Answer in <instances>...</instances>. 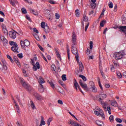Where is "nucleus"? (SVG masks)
Here are the masks:
<instances>
[{"instance_id":"f257e3e1","label":"nucleus","mask_w":126,"mask_h":126,"mask_svg":"<svg viewBox=\"0 0 126 126\" xmlns=\"http://www.w3.org/2000/svg\"><path fill=\"white\" fill-rule=\"evenodd\" d=\"M72 41L73 44L72 45L71 52L73 55H77L78 54L77 48L74 47L76 45V43L75 42L76 41V35H75V32H74L72 33Z\"/></svg>"},{"instance_id":"f03ea898","label":"nucleus","mask_w":126,"mask_h":126,"mask_svg":"<svg viewBox=\"0 0 126 126\" xmlns=\"http://www.w3.org/2000/svg\"><path fill=\"white\" fill-rule=\"evenodd\" d=\"M123 56H126V53L124 51L116 52L114 55V58L117 61H119V60L123 59Z\"/></svg>"},{"instance_id":"7ed1b4c3","label":"nucleus","mask_w":126,"mask_h":126,"mask_svg":"<svg viewBox=\"0 0 126 126\" xmlns=\"http://www.w3.org/2000/svg\"><path fill=\"white\" fill-rule=\"evenodd\" d=\"M1 63L0 62V69L1 71L7 70V66H6V62L2 60Z\"/></svg>"},{"instance_id":"20e7f679","label":"nucleus","mask_w":126,"mask_h":126,"mask_svg":"<svg viewBox=\"0 0 126 126\" xmlns=\"http://www.w3.org/2000/svg\"><path fill=\"white\" fill-rule=\"evenodd\" d=\"M23 87L27 90V91H28L29 92H31L32 90V88H31V86L29 85L28 83H23Z\"/></svg>"},{"instance_id":"39448f33","label":"nucleus","mask_w":126,"mask_h":126,"mask_svg":"<svg viewBox=\"0 0 126 126\" xmlns=\"http://www.w3.org/2000/svg\"><path fill=\"white\" fill-rule=\"evenodd\" d=\"M79 84L80 86H81L82 88L84 89V90H86V91H88V90H89V89H88V87H87V85L82 82V80H80Z\"/></svg>"},{"instance_id":"423d86ee","label":"nucleus","mask_w":126,"mask_h":126,"mask_svg":"<svg viewBox=\"0 0 126 126\" xmlns=\"http://www.w3.org/2000/svg\"><path fill=\"white\" fill-rule=\"evenodd\" d=\"M1 41L3 46H7L8 41H7V39H6L4 36H1Z\"/></svg>"},{"instance_id":"0eeeda50","label":"nucleus","mask_w":126,"mask_h":126,"mask_svg":"<svg viewBox=\"0 0 126 126\" xmlns=\"http://www.w3.org/2000/svg\"><path fill=\"white\" fill-rule=\"evenodd\" d=\"M11 50L12 51V52H15V53H19V51H18V45H16L14 46H13L11 48Z\"/></svg>"},{"instance_id":"6e6552de","label":"nucleus","mask_w":126,"mask_h":126,"mask_svg":"<svg viewBox=\"0 0 126 126\" xmlns=\"http://www.w3.org/2000/svg\"><path fill=\"white\" fill-rule=\"evenodd\" d=\"M33 66L32 67L33 70L36 71L37 69H40V63L39 62H36L35 65H33Z\"/></svg>"},{"instance_id":"1a4fd4ad","label":"nucleus","mask_w":126,"mask_h":126,"mask_svg":"<svg viewBox=\"0 0 126 126\" xmlns=\"http://www.w3.org/2000/svg\"><path fill=\"white\" fill-rule=\"evenodd\" d=\"M118 28L121 32L125 33V36H126V26H119Z\"/></svg>"},{"instance_id":"9d476101","label":"nucleus","mask_w":126,"mask_h":126,"mask_svg":"<svg viewBox=\"0 0 126 126\" xmlns=\"http://www.w3.org/2000/svg\"><path fill=\"white\" fill-rule=\"evenodd\" d=\"M9 35L12 39H15L16 38V32H10Z\"/></svg>"},{"instance_id":"9b49d317","label":"nucleus","mask_w":126,"mask_h":126,"mask_svg":"<svg viewBox=\"0 0 126 126\" xmlns=\"http://www.w3.org/2000/svg\"><path fill=\"white\" fill-rule=\"evenodd\" d=\"M74 86H75V89H76V90H77V88H78L79 90H81V88H80V87L79 86V85H78V83H77V81H76V79H74Z\"/></svg>"},{"instance_id":"f8f14e48","label":"nucleus","mask_w":126,"mask_h":126,"mask_svg":"<svg viewBox=\"0 0 126 126\" xmlns=\"http://www.w3.org/2000/svg\"><path fill=\"white\" fill-rule=\"evenodd\" d=\"M33 95L37 100H39L40 101L43 99V97L37 93H35Z\"/></svg>"},{"instance_id":"ddd939ff","label":"nucleus","mask_w":126,"mask_h":126,"mask_svg":"<svg viewBox=\"0 0 126 126\" xmlns=\"http://www.w3.org/2000/svg\"><path fill=\"white\" fill-rule=\"evenodd\" d=\"M69 124L70 125H71L72 126H81V125L78 124L77 123L71 120H70L69 121Z\"/></svg>"},{"instance_id":"4468645a","label":"nucleus","mask_w":126,"mask_h":126,"mask_svg":"<svg viewBox=\"0 0 126 126\" xmlns=\"http://www.w3.org/2000/svg\"><path fill=\"white\" fill-rule=\"evenodd\" d=\"M44 86L43 85H39L38 86V90L40 93H43L44 91Z\"/></svg>"},{"instance_id":"2eb2a0df","label":"nucleus","mask_w":126,"mask_h":126,"mask_svg":"<svg viewBox=\"0 0 126 126\" xmlns=\"http://www.w3.org/2000/svg\"><path fill=\"white\" fill-rule=\"evenodd\" d=\"M79 69L80 71L82 72L84 70V68L83 67V64H82V63L79 62Z\"/></svg>"},{"instance_id":"dca6fc26","label":"nucleus","mask_w":126,"mask_h":126,"mask_svg":"<svg viewBox=\"0 0 126 126\" xmlns=\"http://www.w3.org/2000/svg\"><path fill=\"white\" fill-rule=\"evenodd\" d=\"M45 80H44V78L42 77H39L38 83H39V85H42L43 83H45Z\"/></svg>"},{"instance_id":"f3484780","label":"nucleus","mask_w":126,"mask_h":126,"mask_svg":"<svg viewBox=\"0 0 126 126\" xmlns=\"http://www.w3.org/2000/svg\"><path fill=\"white\" fill-rule=\"evenodd\" d=\"M14 108L17 110V112L18 113V114H20V109H19V106L18 105V104L15 105Z\"/></svg>"},{"instance_id":"a211bd4d","label":"nucleus","mask_w":126,"mask_h":126,"mask_svg":"<svg viewBox=\"0 0 126 126\" xmlns=\"http://www.w3.org/2000/svg\"><path fill=\"white\" fill-rule=\"evenodd\" d=\"M24 44L26 47H29V46H30V42L27 39L24 40Z\"/></svg>"},{"instance_id":"6ab92c4d","label":"nucleus","mask_w":126,"mask_h":126,"mask_svg":"<svg viewBox=\"0 0 126 126\" xmlns=\"http://www.w3.org/2000/svg\"><path fill=\"white\" fill-rule=\"evenodd\" d=\"M111 105L113 107H117L118 106V102H117V101L116 100H112L111 101Z\"/></svg>"},{"instance_id":"aec40b11","label":"nucleus","mask_w":126,"mask_h":126,"mask_svg":"<svg viewBox=\"0 0 126 126\" xmlns=\"http://www.w3.org/2000/svg\"><path fill=\"white\" fill-rule=\"evenodd\" d=\"M10 4L12 5V6H15V2H16V0H9Z\"/></svg>"},{"instance_id":"412c9836","label":"nucleus","mask_w":126,"mask_h":126,"mask_svg":"<svg viewBox=\"0 0 126 126\" xmlns=\"http://www.w3.org/2000/svg\"><path fill=\"white\" fill-rule=\"evenodd\" d=\"M40 125L41 126H45V125H46V122L44 121V118L43 117L41 118Z\"/></svg>"},{"instance_id":"4be33fe9","label":"nucleus","mask_w":126,"mask_h":126,"mask_svg":"<svg viewBox=\"0 0 126 126\" xmlns=\"http://www.w3.org/2000/svg\"><path fill=\"white\" fill-rule=\"evenodd\" d=\"M97 81L100 88L101 90H103V87H102V85H101V81L100 80V78H97Z\"/></svg>"},{"instance_id":"5701e85b","label":"nucleus","mask_w":126,"mask_h":126,"mask_svg":"<svg viewBox=\"0 0 126 126\" xmlns=\"http://www.w3.org/2000/svg\"><path fill=\"white\" fill-rule=\"evenodd\" d=\"M90 89H92V92L94 93H96V92H97V88H96V87L94 86L91 87Z\"/></svg>"},{"instance_id":"b1692460","label":"nucleus","mask_w":126,"mask_h":126,"mask_svg":"<svg viewBox=\"0 0 126 126\" xmlns=\"http://www.w3.org/2000/svg\"><path fill=\"white\" fill-rule=\"evenodd\" d=\"M79 77H80L81 78H82V79H83V80L84 81H86V80H87V79L86 78V77H85L84 75L80 74V75H79Z\"/></svg>"},{"instance_id":"393cba45","label":"nucleus","mask_w":126,"mask_h":126,"mask_svg":"<svg viewBox=\"0 0 126 126\" xmlns=\"http://www.w3.org/2000/svg\"><path fill=\"white\" fill-rule=\"evenodd\" d=\"M44 31L46 32V33H49L50 32V29H49L48 26H46L45 28H44Z\"/></svg>"},{"instance_id":"a878e982","label":"nucleus","mask_w":126,"mask_h":126,"mask_svg":"<svg viewBox=\"0 0 126 126\" xmlns=\"http://www.w3.org/2000/svg\"><path fill=\"white\" fill-rule=\"evenodd\" d=\"M75 16L76 17H79V10L78 9H76L75 10Z\"/></svg>"},{"instance_id":"bb28decb","label":"nucleus","mask_w":126,"mask_h":126,"mask_svg":"<svg viewBox=\"0 0 126 126\" xmlns=\"http://www.w3.org/2000/svg\"><path fill=\"white\" fill-rule=\"evenodd\" d=\"M106 20H104V21H101L100 22V25L101 27H104V24H106Z\"/></svg>"},{"instance_id":"cd10ccee","label":"nucleus","mask_w":126,"mask_h":126,"mask_svg":"<svg viewBox=\"0 0 126 126\" xmlns=\"http://www.w3.org/2000/svg\"><path fill=\"white\" fill-rule=\"evenodd\" d=\"M30 11H31V12H32V13H33V14H34V15H38V12L34 11V10L31 9Z\"/></svg>"},{"instance_id":"c85d7f7f","label":"nucleus","mask_w":126,"mask_h":126,"mask_svg":"<svg viewBox=\"0 0 126 126\" xmlns=\"http://www.w3.org/2000/svg\"><path fill=\"white\" fill-rule=\"evenodd\" d=\"M52 121H53V118L51 117H50L49 119H48L47 124L48 126H50V125L51 124V122H52Z\"/></svg>"},{"instance_id":"c756f323","label":"nucleus","mask_w":126,"mask_h":126,"mask_svg":"<svg viewBox=\"0 0 126 126\" xmlns=\"http://www.w3.org/2000/svg\"><path fill=\"white\" fill-rule=\"evenodd\" d=\"M113 63L115 67H118V66H120V64H119V63L118 62V61H114L113 62Z\"/></svg>"},{"instance_id":"7c9ffc66","label":"nucleus","mask_w":126,"mask_h":126,"mask_svg":"<svg viewBox=\"0 0 126 126\" xmlns=\"http://www.w3.org/2000/svg\"><path fill=\"white\" fill-rule=\"evenodd\" d=\"M9 43L10 44V46H16V45H17L16 44V42L14 41H10Z\"/></svg>"},{"instance_id":"2f4dec72","label":"nucleus","mask_w":126,"mask_h":126,"mask_svg":"<svg viewBox=\"0 0 126 126\" xmlns=\"http://www.w3.org/2000/svg\"><path fill=\"white\" fill-rule=\"evenodd\" d=\"M62 78L63 81H65V80H66V75L63 74L62 76Z\"/></svg>"},{"instance_id":"473e14b6","label":"nucleus","mask_w":126,"mask_h":126,"mask_svg":"<svg viewBox=\"0 0 126 126\" xmlns=\"http://www.w3.org/2000/svg\"><path fill=\"white\" fill-rule=\"evenodd\" d=\"M108 6L110 8H113L114 6V4H113V2L112 1H110L109 3L108 4Z\"/></svg>"},{"instance_id":"72a5a7b5","label":"nucleus","mask_w":126,"mask_h":126,"mask_svg":"<svg viewBox=\"0 0 126 126\" xmlns=\"http://www.w3.org/2000/svg\"><path fill=\"white\" fill-rule=\"evenodd\" d=\"M49 84H50L51 87H52V88H53V89H54L55 84H54V83L53 82H50Z\"/></svg>"},{"instance_id":"f704fd0d","label":"nucleus","mask_w":126,"mask_h":126,"mask_svg":"<svg viewBox=\"0 0 126 126\" xmlns=\"http://www.w3.org/2000/svg\"><path fill=\"white\" fill-rule=\"evenodd\" d=\"M31 106L33 109H36V107H35V104H34V103L32 101H31Z\"/></svg>"},{"instance_id":"c9c22d12","label":"nucleus","mask_w":126,"mask_h":126,"mask_svg":"<svg viewBox=\"0 0 126 126\" xmlns=\"http://www.w3.org/2000/svg\"><path fill=\"white\" fill-rule=\"evenodd\" d=\"M115 120L116 122H117V123H119L120 124L122 123V122H123V120L119 118H116Z\"/></svg>"},{"instance_id":"e433bc0d","label":"nucleus","mask_w":126,"mask_h":126,"mask_svg":"<svg viewBox=\"0 0 126 126\" xmlns=\"http://www.w3.org/2000/svg\"><path fill=\"white\" fill-rule=\"evenodd\" d=\"M22 12L24 14H26V13H27V11H26V9L25 8H22Z\"/></svg>"},{"instance_id":"4c0bfd02","label":"nucleus","mask_w":126,"mask_h":126,"mask_svg":"<svg viewBox=\"0 0 126 126\" xmlns=\"http://www.w3.org/2000/svg\"><path fill=\"white\" fill-rule=\"evenodd\" d=\"M93 48V41H91L90 42V50H92Z\"/></svg>"},{"instance_id":"58836bf2","label":"nucleus","mask_w":126,"mask_h":126,"mask_svg":"<svg viewBox=\"0 0 126 126\" xmlns=\"http://www.w3.org/2000/svg\"><path fill=\"white\" fill-rule=\"evenodd\" d=\"M117 76L119 77V78H122V77H123V75H122V73H121V72H117Z\"/></svg>"},{"instance_id":"ea45409f","label":"nucleus","mask_w":126,"mask_h":126,"mask_svg":"<svg viewBox=\"0 0 126 126\" xmlns=\"http://www.w3.org/2000/svg\"><path fill=\"white\" fill-rule=\"evenodd\" d=\"M109 120L110 121V122H111V123H112V122H114V116L111 115V116L109 117Z\"/></svg>"},{"instance_id":"a19ab883","label":"nucleus","mask_w":126,"mask_h":126,"mask_svg":"<svg viewBox=\"0 0 126 126\" xmlns=\"http://www.w3.org/2000/svg\"><path fill=\"white\" fill-rule=\"evenodd\" d=\"M46 24H45V23L44 22H41V27L42 28H45L46 27Z\"/></svg>"},{"instance_id":"79ce46f5","label":"nucleus","mask_w":126,"mask_h":126,"mask_svg":"<svg viewBox=\"0 0 126 126\" xmlns=\"http://www.w3.org/2000/svg\"><path fill=\"white\" fill-rule=\"evenodd\" d=\"M17 57H18L19 59H22V58H23V54L22 53L18 54Z\"/></svg>"},{"instance_id":"37998d69","label":"nucleus","mask_w":126,"mask_h":126,"mask_svg":"<svg viewBox=\"0 0 126 126\" xmlns=\"http://www.w3.org/2000/svg\"><path fill=\"white\" fill-rule=\"evenodd\" d=\"M51 68H52V69L53 71H56V65H55V64H52L51 65Z\"/></svg>"},{"instance_id":"c03bdc74","label":"nucleus","mask_w":126,"mask_h":126,"mask_svg":"<svg viewBox=\"0 0 126 126\" xmlns=\"http://www.w3.org/2000/svg\"><path fill=\"white\" fill-rule=\"evenodd\" d=\"M107 109L108 112V114H109V115H111V114H112V112L111 111V107L110 106H108L107 107Z\"/></svg>"},{"instance_id":"a18cd8bd","label":"nucleus","mask_w":126,"mask_h":126,"mask_svg":"<svg viewBox=\"0 0 126 126\" xmlns=\"http://www.w3.org/2000/svg\"><path fill=\"white\" fill-rule=\"evenodd\" d=\"M101 97H102L103 98V99H105L106 98H107V94H100Z\"/></svg>"},{"instance_id":"49530a36","label":"nucleus","mask_w":126,"mask_h":126,"mask_svg":"<svg viewBox=\"0 0 126 126\" xmlns=\"http://www.w3.org/2000/svg\"><path fill=\"white\" fill-rule=\"evenodd\" d=\"M21 46L22 48H24V46H25V44H24V41L21 40L20 42Z\"/></svg>"},{"instance_id":"de8ad7c7","label":"nucleus","mask_w":126,"mask_h":126,"mask_svg":"<svg viewBox=\"0 0 126 126\" xmlns=\"http://www.w3.org/2000/svg\"><path fill=\"white\" fill-rule=\"evenodd\" d=\"M56 55L58 59H61V55H60V53H59V51L58 50H56Z\"/></svg>"},{"instance_id":"09e8293b","label":"nucleus","mask_w":126,"mask_h":126,"mask_svg":"<svg viewBox=\"0 0 126 126\" xmlns=\"http://www.w3.org/2000/svg\"><path fill=\"white\" fill-rule=\"evenodd\" d=\"M89 85H90V86H91V87H94V82H90L89 83Z\"/></svg>"},{"instance_id":"8fccbe9b","label":"nucleus","mask_w":126,"mask_h":126,"mask_svg":"<svg viewBox=\"0 0 126 126\" xmlns=\"http://www.w3.org/2000/svg\"><path fill=\"white\" fill-rule=\"evenodd\" d=\"M84 21H85V22H88V17L85 16V17H84Z\"/></svg>"},{"instance_id":"3c124183","label":"nucleus","mask_w":126,"mask_h":126,"mask_svg":"<svg viewBox=\"0 0 126 126\" xmlns=\"http://www.w3.org/2000/svg\"><path fill=\"white\" fill-rule=\"evenodd\" d=\"M33 32H35V33H37V34L39 33V31L36 29V28H34L33 29Z\"/></svg>"},{"instance_id":"603ef678","label":"nucleus","mask_w":126,"mask_h":126,"mask_svg":"<svg viewBox=\"0 0 126 126\" xmlns=\"http://www.w3.org/2000/svg\"><path fill=\"white\" fill-rule=\"evenodd\" d=\"M55 18L56 19H59L60 18V14H58V13L55 14Z\"/></svg>"},{"instance_id":"864d4df0","label":"nucleus","mask_w":126,"mask_h":126,"mask_svg":"<svg viewBox=\"0 0 126 126\" xmlns=\"http://www.w3.org/2000/svg\"><path fill=\"white\" fill-rule=\"evenodd\" d=\"M100 116L102 118L103 120H105V114H104V112H102V113H100Z\"/></svg>"},{"instance_id":"5fc2aeb1","label":"nucleus","mask_w":126,"mask_h":126,"mask_svg":"<svg viewBox=\"0 0 126 126\" xmlns=\"http://www.w3.org/2000/svg\"><path fill=\"white\" fill-rule=\"evenodd\" d=\"M111 70L112 72H115V71H116V70L115 69V66H114V65H112L111 67Z\"/></svg>"},{"instance_id":"6e6d98bb","label":"nucleus","mask_w":126,"mask_h":126,"mask_svg":"<svg viewBox=\"0 0 126 126\" xmlns=\"http://www.w3.org/2000/svg\"><path fill=\"white\" fill-rule=\"evenodd\" d=\"M14 61L15 63H18V62H19V61L18 60V58H17L16 57H15L14 58Z\"/></svg>"},{"instance_id":"4d7b16f0","label":"nucleus","mask_w":126,"mask_h":126,"mask_svg":"<svg viewBox=\"0 0 126 126\" xmlns=\"http://www.w3.org/2000/svg\"><path fill=\"white\" fill-rule=\"evenodd\" d=\"M47 18L49 20H52L53 19V16H51L50 14L48 16Z\"/></svg>"},{"instance_id":"13d9d810","label":"nucleus","mask_w":126,"mask_h":126,"mask_svg":"<svg viewBox=\"0 0 126 126\" xmlns=\"http://www.w3.org/2000/svg\"><path fill=\"white\" fill-rule=\"evenodd\" d=\"M49 2L50 3H51V4H55L56 3V2H55V1L52 0H49Z\"/></svg>"},{"instance_id":"bf43d9fd","label":"nucleus","mask_w":126,"mask_h":126,"mask_svg":"<svg viewBox=\"0 0 126 126\" xmlns=\"http://www.w3.org/2000/svg\"><path fill=\"white\" fill-rule=\"evenodd\" d=\"M17 101H18V102H19V104H20V105H21V106H23V105H22V103H21V101L20 100V99L19 98H18V99H17Z\"/></svg>"},{"instance_id":"052dcab7","label":"nucleus","mask_w":126,"mask_h":126,"mask_svg":"<svg viewBox=\"0 0 126 126\" xmlns=\"http://www.w3.org/2000/svg\"><path fill=\"white\" fill-rule=\"evenodd\" d=\"M91 5L93 8H95V7H96V4L95 3H92Z\"/></svg>"},{"instance_id":"680f3d73","label":"nucleus","mask_w":126,"mask_h":126,"mask_svg":"<svg viewBox=\"0 0 126 126\" xmlns=\"http://www.w3.org/2000/svg\"><path fill=\"white\" fill-rule=\"evenodd\" d=\"M94 114L95 115H96V116H99V115H100L101 113H99V112L97 111H95Z\"/></svg>"},{"instance_id":"e2e57ef3","label":"nucleus","mask_w":126,"mask_h":126,"mask_svg":"<svg viewBox=\"0 0 126 126\" xmlns=\"http://www.w3.org/2000/svg\"><path fill=\"white\" fill-rule=\"evenodd\" d=\"M117 8H118V5H115L114 9V11H115V12H116V11H117Z\"/></svg>"},{"instance_id":"0e129e2a","label":"nucleus","mask_w":126,"mask_h":126,"mask_svg":"<svg viewBox=\"0 0 126 126\" xmlns=\"http://www.w3.org/2000/svg\"><path fill=\"white\" fill-rule=\"evenodd\" d=\"M58 104H61V105H63V101H62L61 99H59L58 100Z\"/></svg>"},{"instance_id":"69168bd1","label":"nucleus","mask_w":126,"mask_h":126,"mask_svg":"<svg viewBox=\"0 0 126 126\" xmlns=\"http://www.w3.org/2000/svg\"><path fill=\"white\" fill-rule=\"evenodd\" d=\"M26 18H27V19H28V20H29V21H31V18H30V17L28 16V15L26 16Z\"/></svg>"},{"instance_id":"338daca9","label":"nucleus","mask_w":126,"mask_h":126,"mask_svg":"<svg viewBox=\"0 0 126 126\" xmlns=\"http://www.w3.org/2000/svg\"><path fill=\"white\" fill-rule=\"evenodd\" d=\"M16 124L18 126H23L22 124L21 123H19L18 122H17Z\"/></svg>"},{"instance_id":"774afa93","label":"nucleus","mask_w":126,"mask_h":126,"mask_svg":"<svg viewBox=\"0 0 126 126\" xmlns=\"http://www.w3.org/2000/svg\"><path fill=\"white\" fill-rule=\"evenodd\" d=\"M123 77H125V78H126V72H124L123 73Z\"/></svg>"}]
</instances>
